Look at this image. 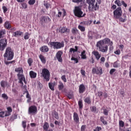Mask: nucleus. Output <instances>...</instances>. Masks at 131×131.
<instances>
[{"label": "nucleus", "mask_w": 131, "mask_h": 131, "mask_svg": "<svg viewBox=\"0 0 131 131\" xmlns=\"http://www.w3.org/2000/svg\"><path fill=\"white\" fill-rule=\"evenodd\" d=\"M92 73L93 74H97V69L96 68H93L92 69Z\"/></svg>", "instance_id": "69168bd1"}, {"label": "nucleus", "mask_w": 131, "mask_h": 131, "mask_svg": "<svg viewBox=\"0 0 131 131\" xmlns=\"http://www.w3.org/2000/svg\"><path fill=\"white\" fill-rule=\"evenodd\" d=\"M33 62V60H32V58H29L28 60V63L29 65V66H31V64Z\"/></svg>", "instance_id": "37998d69"}, {"label": "nucleus", "mask_w": 131, "mask_h": 131, "mask_svg": "<svg viewBox=\"0 0 131 131\" xmlns=\"http://www.w3.org/2000/svg\"><path fill=\"white\" fill-rule=\"evenodd\" d=\"M51 48H53L54 49L59 50L61 48H64V42H50Z\"/></svg>", "instance_id": "39448f33"}, {"label": "nucleus", "mask_w": 131, "mask_h": 131, "mask_svg": "<svg viewBox=\"0 0 131 131\" xmlns=\"http://www.w3.org/2000/svg\"><path fill=\"white\" fill-rule=\"evenodd\" d=\"M85 91V86L83 84H81L79 86V94H83Z\"/></svg>", "instance_id": "f3484780"}, {"label": "nucleus", "mask_w": 131, "mask_h": 131, "mask_svg": "<svg viewBox=\"0 0 131 131\" xmlns=\"http://www.w3.org/2000/svg\"><path fill=\"white\" fill-rule=\"evenodd\" d=\"M21 35H22V32L20 31H17L13 33V36L15 37H18V36H21Z\"/></svg>", "instance_id": "4be33fe9"}, {"label": "nucleus", "mask_w": 131, "mask_h": 131, "mask_svg": "<svg viewBox=\"0 0 131 131\" xmlns=\"http://www.w3.org/2000/svg\"><path fill=\"white\" fill-rule=\"evenodd\" d=\"M41 75L42 77H43L47 81H49V80H50V71H49L48 69H43L42 70Z\"/></svg>", "instance_id": "423d86ee"}, {"label": "nucleus", "mask_w": 131, "mask_h": 131, "mask_svg": "<svg viewBox=\"0 0 131 131\" xmlns=\"http://www.w3.org/2000/svg\"><path fill=\"white\" fill-rule=\"evenodd\" d=\"M120 22H125L126 21V16L123 15L121 17L119 18Z\"/></svg>", "instance_id": "473e14b6"}, {"label": "nucleus", "mask_w": 131, "mask_h": 131, "mask_svg": "<svg viewBox=\"0 0 131 131\" xmlns=\"http://www.w3.org/2000/svg\"><path fill=\"white\" fill-rule=\"evenodd\" d=\"M92 112H96L97 111V109L96 108V106H92L91 107Z\"/></svg>", "instance_id": "bf43d9fd"}, {"label": "nucleus", "mask_w": 131, "mask_h": 131, "mask_svg": "<svg viewBox=\"0 0 131 131\" xmlns=\"http://www.w3.org/2000/svg\"><path fill=\"white\" fill-rule=\"evenodd\" d=\"M97 3H96V0H86V3L89 5L88 9L90 12H94L99 10V5H101V0H97Z\"/></svg>", "instance_id": "f257e3e1"}, {"label": "nucleus", "mask_w": 131, "mask_h": 131, "mask_svg": "<svg viewBox=\"0 0 131 131\" xmlns=\"http://www.w3.org/2000/svg\"><path fill=\"white\" fill-rule=\"evenodd\" d=\"M49 127H50V125H49V123L45 122L44 123L43 128L44 130H48L49 129Z\"/></svg>", "instance_id": "cd10ccee"}, {"label": "nucleus", "mask_w": 131, "mask_h": 131, "mask_svg": "<svg viewBox=\"0 0 131 131\" xmlns=\"http://www.w3.org/2000/svg\"><path fill=\"white\" fill-rule=\"evenodd\" d=\"M15 71L17 73V75L23 74V69L22 68H17L15 69Z\"/></svg>", "instance_id": "aec40b11"}, {"label": "nucleus", "mask_w": 131, "mask_h": 131, "mask_svg": "<svg viewBox=\"0 0 131 131\" xmlns=\"http://www.w3.org/2000/svg\"><path fill=\"white\" fill-rule=\"evenodd\" d=\"M4 27L6 29H8L9 30L11 29V28L12 27V26H11V24L10 23V22H9L8 21H7L4 24Z\"/></svg>", "instance_id": "412c9836"}, {"label": "nucleus", "mask_w": 131, "mask_h": 131, "mask_svg": "<svg viewBox=\"0 0 131 131\" xmlns=\"http://www.w3.org/2000/svg\"><path fill=\"white\" fill-rule=\"evenodd\" d=\"M78 28L82 32H84V31H85V28L83 26H82L81 25H79Z\"/></svg>", "instance_id": "c9c22d12"}, {"label": "nucleus", "mask_w": 131, "mask_h": 131, "mask_svg": "<svg viewBox=\"0 0 131 131\" xmlns=\"http://www.w3.org/2000/svg\"><path fill=\"white\" fill-rule=\"evenodd\" d=\"M113 66L115 68H117V67H118V62H117V61L115 62Z\"/></svg>", "instance_id": "680f3d73"}, {"label": "nucleus", "mask_w": 131, "mask_h": 131, "mask_svg": "<svg viewBox=\"0 0 131 131\" xmlns=\"http://www.w3.org/2000/svg\"><path fill=\"white\" fill-rule=\"evenodd\" d=\"M44 6L46 7V9H49V8H50V4L49 3H45Z\"/></svg>", "instance_id": "0e129e2a"}, {"label": "nucleus", "mask_w": 131, "mask_h": 131, "mask_svg": "<svg viewBox=\"0 0 131 131\" xmlns=\"http://www.w3.org/2000/svg\"><path fill=\"white\" fill-rule=\"evenodd\" d=\"M22 125L24 128H26V121H23L22 122Z\"/></svg>", "instance_id": "4d7b16f0"}, {"label": "nucleus", "mask_w": 131, "mask_h": 131, "mask_svg": "<svg viewBox=\"0 0 131 131\" xmlns=\"http://www.w3.org/2000/svg\"><path fill=\"white\" fill-rule=\"evenodd\" d=\"M29 4L31 5H34L35 4V0H30L29 1Z\"/></svg>", "instance_id": "8fccbe9b"}, {"label": "nucleus", "mask_w": 131, "mask_h": 131, "mask_svg": "<svg viewBox=\"0 0 131 131\" xmlns=\"http://www.w3.org/2000/svg\"><path fill=\"white\" fill-rule=\"evenodd\" d=\"M62 55H63V52L62 51H59L56 54V58L58 62H62L63 59H62Z\"/></svg>", "instance_id": "ddd939ff"}, {"label": "nucleus", "mask_w": 131, "mask_h": 131, "mask_svg": "<svg viewBox=\"0 0 131 131\" xmlns=\"http://www.w3.org/2000/svg\"><path fill=\"white\" fill-rule=\"evenodd\" d=\"M71 61H74L76 64H77V63H78V59L77 58V57L71 58Z\"/></svg>", "instance_id": "79ce46f5"}, {"label": "nucleus", "mask_w": 131, "mask_h": 131, "mask_svg": "<svg viewBox=\"0 0 131 131\" xmlns=\"http://www.w3.org/2000/svg\"><path fill=\"white\" fill-rule=\"evenodd\" d=\"M30 76L31 78H35L36 77V73L33 72V71H31L29 73Z\"/></svg>", "instance_id": "393cba45"}, {"label": "nucleus", "mask_w": 131, "mask_h": 131, "mask_svg": "<svg viewBox=\"0 0 131 131\" xmlns=\"http://www.w3.org/2000/svg\"><path fill=\"white\" fill-rule=\"evenodd\" d=\"M39 58L43 64H46L47 60H46V57H45V56L42 55H40L39 56Z\"/></svg>", "instance_id": "5701e85b"}, {"label": "nucleus", "mask_w": 131, "mask_h": 131, "mask_svg": "<svg viewBox=\"0 0 131 131\" xmlns=\"http://www.w3.org/2000/svg\"><path fill=\"white\" fill-rule=\"evenodd\" d=\"M54 85H55V84L53 83H49V89H50L51 91H55V89L54 88Z\"/></svg>", "instance_id": "4c0bfd02"}, {"label": "nucleus", "mask_w": 131, "mask_h": 131, "mask_svg": "<svg viewBox=\"0 0 131 131\" xmlns=\"http://www.w3.org/2000/svg\"><path fill=\"white\" fill-rule=\"evenodd\" d=\"M122 15V11L121 10V7H118L114 11V17L116 18V19H119Z\"/></svg>", "instance_id": "0eeeda50"}, {"label": "nucleus", "mask_w": 131, "mask_h": 131, "mask_svg": "<svg viewBox=\"0 0 131 131\" xmlns=\"http://www.w3.org/2000/svg\"><path fill=\"white\" fill-rule=\"evenodd\" d=\"M59 32L60 33H64L65 32L69 33V32H70V29H67V28H65V27L60 28L59 29Z\"/></svg>", "instance_id": "a211bd4d"}, {"label": "nucleus", "mask_w": 131, "mask_h": 131, "mask_svg": "<svg viewBox=\"0 0 131 131\" xmlns=\"http://www.w3.org/2000/svg\"><path fill=\"white\" fill-rule=\"evenodd\" d=\"M100 120L101 122L104 124V125H107L108 124V123L107 121H105V119H104V117H100Z\"/></svg>", "instance_id": "f704fd0d"}, {"label": "nucleus", "mask_w": 131, "mask_h": 131, "mask_svg": "<svg viewBox=\"0 0 131 131\" xmlns=\"http://www.w3.org/2000/svg\"><path fill=\"white\" fill-rule=\"evenodd\" d=\"M86 128V126L83 125L81 127V131H85Z\"/></svg>", "instance_id": "864d4df0"}, {"label": "nucleus", "mask_w": 131, "mask_h": 131, "mask_svg": "<svg viewBox=\"0 0 131 131\" xmlns=\"http://www.w3.org/2000/svg\"><path fill=\"white\" fill-rule=\"evenodd\" d=\"M4 13H7V11H8V8L6 6H3L2 8Z\"/></svg>", "instance_id": "052dcab7"}, {"label": "nucleus", "mask_w": 131, "mask_h": 131, "mask_svg": "<svg viewBox=\"0 0 131 131\" xmlns=\"http://www.w3.org/2000/svg\"><path fill=\"white\" fill-rule=\"evenodd\" d=\"M78 51V47L77 46L75 47L74 48H71L70 49V53H72L73 54L72 55V58H77V54L75 53V52H77Z\"/></svg>", "instance_id": "9b49d317"}, {"label": "nucleus", "mask_w": 131, "mask_h": 131, "mask_svg": "<svg viewBox=\"0 0 131 131\" xmlns=\"http://www.w3.org/2000/svg\"><path fill=\"white\" fill-rule=\"evenodd\" d=\"M98 96L101 98V97L103 96V92L102 91H99L98 92Z\"/></svg>", "instance_id": "6e6d98bb"}, {"label": "nucleus", "mask_w": 131, "mask_h": 131, "mask_svg": "<svg viewBox=\"0 0 131 131\" xmlns=\"http://www.w3.org/2000/svg\"><path fill=\"white\" fill-rule=\"evenodd\" d=\"M73 118L75 122H76V123H78V122H79V117H78V114H77V113H74Z\"/></svg>", "instance_id": "6ab92c4d"}, {"label": "nucleus", "mask_w": 131, "mask_h": 131, "mask_svg": "<svg viewBox=\"0 0 131 131\" xmlns=\"http://www.w3.org/2000/svg\"><path fill=\"white\" fill-rule=\"evenodd\" d=\"M119 123L121 127H123V126H124V122L123 121H119Z\"/></svg>", "instance_id": "49530a36"}, {"label": "nucleus", "mask_w": 131, "mask_h": 131, "mask_svg": "<svg viewBox=\"0 0 131 131\" xmlns=\"http://www.w3.org/2000/svg\"><path fill=\"white\" fill-rule=\"evenodd\" d=\"M96 47L99 48L100 52L102 53H106L108 51V46L105 45L103 41L97 42Z\"/></svg>", "instance_id": "7ed1b4c3"}, {"label": "nucleus", "mask_w": 131, "mask_h": 131, "mask_svg": "<svg viewBox=\"0 0 131 131\" xmlns=\"http://www.w3.org/2000/svg\"><path fill=\"white\" fill-rule=\"evenodd\" d=\"M92 54L95 56V58L97 59V61H99V60H100V58H101V54H100L99 52L97 51H93L92 52Z\"/></svg>", "instance_id": "2eb2a0df"}, {"label": "nucleus", "mask_w": 131, "mask_h": 131, "mask_svg": "<svg viewBox=\"0 0 131 131\" xmlns=\"http://www.w3.org/2000/svg\"><path fill=\"white\" fill-rule=\"evenodd\" d=\"M78 106H79V111H81V110L83 107V104L82 103V101L80 100L78 102Z\"/></svg>", "instance_id": "a878e982"}, {"label": "nucleus", "mask_w": 131, "mask_h": 131, "mask_svg": "<svg viewBox=\"0 0 131 131\" xmlns=\"http://www.w3.org/2000/svg\"><path fill=\"white\" fill-rule=\"evenodd\" d=\"M83 0H72L73 3H75L76 4H79V3H81Z\"/></svg>", "instance_id": "09e8293b"}, {"label": "nucleus", "mask_w": 131, "mask_h": 131, "mask_svg": "<svg viewBox=\"0 0 131 131\" xmlns=\"http://www.w3.org/2000/svg\"><path fill=\"white\" fill-rule=\"evenodd\" d=\"M84 102L85 103H86V104H91L92 103L91 97H86L84 99Z\"/></svg>", "instance_id": "2f4dec72"}, {"label": "nucleus", "mask_w": 131, "mask_h": 131, "mask_svg": "<svg viewBox=\"0 0 131 131\" xmlns=\"http://www.w3.org/2000/svg\"><path fill=\"white\" fill-rule=\"evenodd\" d=\"M7 39H0V51H4L7 47Z\"/></svg>", "instance_id": "6e6552de"}, {"label": "nucleus", "mask_w": 131, "mask_h": 131, "mask_svg": "<svg viewBox=\"0 0 131 131\" xmlns=\"http://www.w3.org/2000/svg\"><path fill=\"white\" fill-rule=\"evenodd\" d=\"M62 80L64 81V82H67V79H66V76L63 75L61 77Z\"/></svg>", "instance_id": "c03bdc74"}, {"label": "nucleus", "mask_w": 131, "mask_h": 131, "mask_svg": "<svg viewBox=\"0 0 131 131\" xmlns=\"http://www.w3.org/2000/svg\"><path fill=\"white\" fill-rule=\"evenodd\" d=\"M99 41H102V42H103V45H106V43H109L110 42V39L106 38L102 40H100Z\"/></svg>", "instance_id": "7c9ffc66"}, {"label": "nucleus", "mask_w": 131, "mask_h": 131, "mask_svg": "<svg viewBox=\"0 0 131 131\" xmlns=\"http://www.w3.org/2000/svg\"><path fill=\"white\" fill-rule=\"evenodd\" d=\"M108 110L106 108L103 109V114H104V115H108Z\"/></svg>", "instance_id": "5fc2aeb1"}, {"label": "nucleus", "mask_w": 131, "mask_h": 131, "mask_svg": "<svg viewBox=\"0 0 131 131\" xmlns=\"http://www.w3.org/2000/svg\"><path fill=\"white\" fill-rule=\"evenodd\" d=\"M81 58L83 60H85L86 59V54H85V50H83L81 53Z\"/></svg>", "instance_id": "bb28decb"}, {"label": "nucleus", "mask_w": 131, "mask_h": 131, "mask_svg": "<svg viewBox=\"0 0 131 131\" xmlns=\"http://www.w3.org/2000/svg\"><path fill=\"white\" fill-rule=\"evenodd\" d=\"M37 112V108L34 105H32L29 107V114H35Z\"/></svg>", "instance_id": "9d476101"}, {"label": "nucleus", "mask_w": 131, "mask_h": 131, "mask_svg": "<svg viewBox=\"0 0 131 131\" xmlns=\"http://www.w3.org/2000/svg\"><path fill=\"white\" fill-rule=\"evenodd\" d=\"M102 68L101 67L97 68L96 74H98V75H102Z\"/></svg>", "instance_id": "c85d7f7f"}, {"label": "nucleus", "mask_w": 131, "mask_h": 131, "mask_svg": "<svg viewBox=\"0 0 131 131\" xmlns=\"http://www.w3.org/2000/svg\"><path fill=\"white\" fill-rule=\"evenodd\" d=\"M1 86L2 88H3V89H5V88H10V84L8 83V82L5 81L4 80H3L0 83Z\"/></svg>", "instance_id": "dca6fc26"}, {"label": "nucleus", "mask_w": 131, "mask_h": 131, "mask_svg": "<svg viewBox=\"0 0 131 131\" xmlns=\"http://www.w3.org/2000/svg\"><path fill=\"white\" fill-rule=\"evenodd\" d=\"M40 50L43 53L45 52H49V48L47 46H43V47H41Z\"/></svg>", "instance_id": "c756f323"}, {"label": "nucleus", "mask_w": 131, "mask_h": 131, "mask_svg": "<svg viewBox=\"0 0 131 131\" xmlns=\"http://www.w3.org/2000/svg\"><path fill=\"white\" fill-rule=\"evenodd\" d=\"M114 53L116 54V55H120V50H118L114 52Z\"/></svg>", "instance_id": "338daca9"}, {"label": "nucleus", "mask_w": 131, "mask_h": 131, "mask_svg": "<svg viewBox=\"0 0 131 131\" xmlns=\"http://www.w3.org/2000/svg\"><path fill=\"white\" fill-rule=\"evenodd\" d=\"M6 34V30H1L0 31V38L4 37V35Z\"/></svg>", "instance_id": "72a5a7b5"}, {"label": "nucleus", "mask_w": 131, "mask_h": 131, "mask_svg": "<svg viewBox=\"0 0 131 131\" xmlns=\"http://www.w3.org/2000/svg\"><path fill=\"white\" fill-rule=\"evenodd\" d=\"M58 89L59 91H61L64 89V84H63V83L60 82L59 83V84L58 85Z\"/></svg>", "instance_id": "ea45409f"}, {"label": "nucleus", "mask_w": 131, "mask_h": 131, "mask_svg": "<svg viewBox=\"0 0 131 131\" xmlns=\"http://www.w3.org/2000/svg\"><path fill=\"white\" fill-rule=\"evenodd\" d=\"M12 63H15V60L12 61H5V63L6 65H9V64H12Z\"/></svg>", "instance_id": "603ef678"}, {"label": "nucleus", "mask_w": 131, "mask_h": 131, "mask_svg": "<svg viewBox=\"0 0 131 131\" xmlns=\"http://www.w3.org/2000/svg\"><path fill=\"white\" fill-rule=\"evenodd\" d=\"M115 4L117 5L118 7H121L122 5L124 7H125V8H126V7H127V4H126L125 2H124V1H123L120 2V1L119 0H116L115 2Z\"/></svg>", "instance_id": "4468645a"}, {"label": "nucleus", "mask_w": 131, "mask_h": 131, "mask_svg": "<svg viewBox=\"0 0 131 131\" xmlns=\"http://www.w3.org/2000/svg\"><path fill=\"white\" fill-rule=\"evenodd\" d=\"M53 115L56 119H59V114L56 111L53 112Z\"/></svg>", "instance_id": "e433bc0d"}, {"label": "nucleus", "mask_w": 131, "mask_h": 131, "mask_svg": "<svg viewBox=\"0 0 131 131\" xmlns=\"http://www.w3.org/2000/svg\"><path fill=\"white\" fill-rule=\"evenodd\" d=\"M40 21L41 22V25H42L43 23H49V22H51V18L48 16H43L41 17Z\"/></svg>", "instance_id": "f8f14e48"}, {"label": "nucleus", "mask_w": 131, "mask_h": 131, "mask_svg": "<svg viewBox=\"0 0 131 131\" xmlns=\"http://www.w3.org/2000/svg\"><path fill=\"white\" fill-rule=\"evenodd\" d=\"M24 38L25 39H28L29 38V36L28 35V33H27L26 35L24 36Z\"/></svg>", "instance_id": "774afa93"}, {"label": "nucleus", "mask_w": 131, "mask_h": 131, "mask_svg": "<svg viewBox=\"0 0 131 131\" xmlns=\"http://www.w3.org/2000/svg\"><path fill=\"white\" fill-rule=\"evenodd\" d=\"M75 16L78 17V18H82L85 16V13L83 14L82 11H81V7L76 6L75 7L74 10Z\"/></svg>", "instance_id": "20e7f679"}, {"label": "nucleus", "mask_w": 131, "mask_h": 131, "mask_svg": "<svg viewBox=\"0 0 131 131\" xmlns=\"http://www.w3.org/2000/svg\"><path fill=\"white\" fill-rule=\"evenodd\" d=\"M6 113H5V111L0 112V117L4 118L6 117Z\"/></svg>", "instance_id": "a19ab883"}, {"label": "nucleus", "mask_w": 131, "mask_h": 131, "mask_svg": "<svg viewBox=\"0 0 131 131\" xmlns=\"http://www.w3.org/2000/svg\"><path fill=\"white\" fill-rule=\"evenodd\" d=\"M7 111L8 112L6 113L5 116H10V115H11V113L13 111V110H12V107H7Z\"/></svg>", "instance_id": "b1692460"}, {"label": "nucleus", "mask_w": 131, "mask_h": 131, "mask_svg": "<svg viewBox=\"0 0 131 131\" xmlns=\"http://www.w3.org/2000/svg\"><path fill=\"white\" fill-rule=\"evenodd\" d=\"M72 33H73V34H74V35H75L77 33H78V30H77V29L76 28H73L72 30Z\"/></svg>", "instance_id": "58836bf2"}, {"label": "nucleus", "mask_w": 131, "mask_h": 131, "mask_svg": "<svg viewBox=\"0 0 131 131\" xmlns=\"http://www.w3.org/2000/svg\"><path fill=\"white\" fill-rule=\"evenodd\" d=\"M4 57V58H7L8 61H11L14 58V52L12 50L11 47H8L6 48Z\"/></svg>", "instance_id": "f03ea898"}, {"label": "nucleus", "mask_w": 131, "mask_h": 131, "mask_svg": "<svg viewBox=\"0 0 131 131\" xmlns=\"http://www.w3.org/2000/svg\"><path fill=\"white\" fill-rule=\"evenodd\" d=\"M22 8L23 9L27 8V4L25 3L22 4Z\"/></svg>", "instance_id": "e2e57ef3"}, {"label": "nucleus", "mask_w": 131, "mask_h": 131, "mask_svg": "<svg viewBox=\"0 0 131 131\" xmlns=\"http://www.w3.org/2000/svg\"><path fill=\"white\" fill-rule=\"evenodd\" d=\"M2 97V98H3V99H5V100H8V95H7V94H3Z\"/></svg>", "instance_id": "de8ad7c7"}, {"label": "nucleus", "mask_w": 131, "mask_h": 131, "mask_svg": "<svg viewBox=\"0 0 131 131\" xmlns=\"http://www.w3.org/2000/svg\"><path fill=\"white\" fill-rule=\"evenodd\" d=\"M17 76L19 80V83H20V84H22V85H23L24 81V82L26 84V80H25V76H24L23 74L22 75H17Z\"/></svg>", "instance_id": "1a4fd4ad"}, {"label": "nucleus", "mask_w": 131, "mask_h": 131, "mask_svg": "<svg viewBox=\"0 0 131 131\" xmlns=\"http://www.w3.org/2000/svg\"><path fill=\"white\" fill-rule=\"evenodd\" d=\"M116 71V69H112L110 71V74L112 75V74H113V73H114V72Z\"/></svg>", "instance_id": "3c124183"}, {"label": "nucleus", "mask_w": 131, "mask_h": 131, "mask_svg": "<svg viewBox=\"0 0 131 131\" xmlns=\"http://www.w3.org/2000/svg\"><path fill=\"white\" fill-rule=\"evenodd\" d=\"M68 98H69V99H72V98H73V94L71 92L69 93L68 95Z\"/></svg>", "instance_id": "a18cd8bd"}, {"label": "nucleus", "mask_w": 131, "mask_h": 131, "mask_svg": "<svg viewBox=\"0 0 131 131\" xmlns=\"http://www.w3.org/2000/svg\"><path fill=\"white\" fill-rule=\"evenodd\" d=\"M94 131H101L102 130V128L101 127L97 126L95 129Z\"/></svg>", "instance_id": "13d9d810"}]
</instances>
